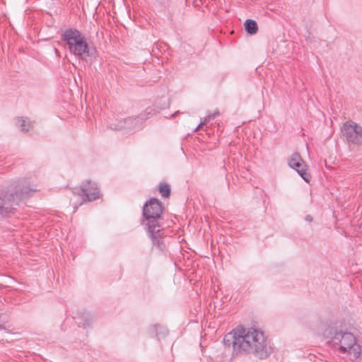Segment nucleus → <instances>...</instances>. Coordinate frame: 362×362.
<instances>
[{
  "label": "nucleus",
  "instance_id": "1",
  "mask_svg": "<svg viewBox=\"0 0 362 362\" xmlns=\"http://www.w3.org/2000/svg\"><path fill=\"white\" fill-rule=\"evenodd\" d=\"M224 345L232 349V356L252 354L259 359L267 358L272 353L267 337L259 327L238 325L223 338Z\"/></svg>",
  "mask_w": 362,
  "mask_h": 362
},
{
  "label": "nucleus",
  "instance_id": "2",
  "mask_svg": "<svg viewBox=\"0 0 362 362\" xmlns=\"http://www.w3.org/2000/svg\"><path fill=\"white\" fill-rule=\"evenodd\" d=\"M163 211L162 203L158 199H150L143 207L144 218L141 223L145 226L153 247L160 251L166 249V236L161 223Z\"/></svg>",
  "mask_w": 362,
  "mask_h": 362
},
{
  "label": "nucleus",
  "instance_id": "3",
  "mask_svg": "<svg viewBox=\"0 0 362 362\" xmlns=\"http://www.w3.org/2000/svg\"><path fill=\"white\" fill-rule=\"evenodd\" d=\"M37 191L27 180L18 182L13 189L0 194V218L13 213L16 206L32 197Z\"/></svg>",
  "mask_w": 362,
  "mask_h": 362
},
{
  "label": "nucleus",
  "instance_id": "4",
  "mask_svg": "<svg viewBox=\"0 0 362 362\" xmlns=\"http://www.w3.org/2000/svg\"><path fill=\"white\" fill-rule=\"evenodd\" d=\"M62 40L66 43L69 52L77 57L85 59L90 56L87 40L78 30H65L62 35Z\"/></svg>",
  "mask_w": 362,
  "mask_h": 362
},
{
  "label": "nucleus",
  "instance_id": "5",
  "mask_svg": "<svg viewBox=\"0 0 362 362\" xmlns=\"http://www.w3.org/2000/svg\"><path fill=\"white\" fill-rule=\"evenodd\" d=\"M331 342L334 346H338L340 352L346 353L351 359H356L360 356L361 349L356 343L354 335L348 332L337 331L332 337Z\"/></svg>",
  "mask_w": 362,
  "mask_h": 362
},
{
  "label": "nucleus",
  "instance_id": "6",
  "mask_svg": "<svg viewBox=\"0 0 362 362\" xmlns=\"http://www.w3.org/2000/svg\"><path fill=\"white\" fill-rule=\"evenodd\" d=\"M342 134L349 142L362 145V126L352 121L346 122L343 125Z\"/></svg>",
  "mask_w": 362,
  "mask_h": 362
},
{
  "label": "nucleus",
  "instance_id": "7",
  "mask_svg": "<svg viewBox=\"0 0 362 362\" xmlns=\"http://www.w3.org/2000/svg\"><path fill=\"white\" fill-rule=\"evenodd\" d=\"M288 166L294 169L298 175L306 182L310 180V175L308 173V167L298 153H293L288 161Z\"/></svg>",
  "mask_w": 362,
  "mask_h": 362
},
{
  "label": "nucleus",
  "instance_id": "8",
  "mask_svg": "<svg viewBox=\"0 0 362 362\" xmlns=\"http://www.w3.org/2000/svg\"><path fill=\"white\" fill-rule=\"evenodd\" d=\"M83 201H93L100 197V191L95 182L86 180L81 185Z\"/></svg>",
  "mask_w": 362,
  "mask_h": 362
},
{
  "label": "nucleus",
  "instance_id": "9",
  "mask_svg": "<svg viewBox=\"0 0 362 362\" xmlns=\"http://www.w3.org/2000/svg\"><path fill=\"white\" fill-rule=\"evenodd\" d=\"M141 120L139 117H128L119 121L117 124H111L110 127L115 130H131L140 125Z\"/></svg>",
  "mask_w": 362,
  "mask_h": 362
},
{
  "label": "nucleus",
  "instance_id": "10",
  "mask_svg": "<svg viewBox=\"0 0 362 362\" xmlns=\"http://www.w3.org/2000/svg\"><path fill=\"white\" fill-rule=\"evenodd\" d=\"M162 100V105L160 107H157V109L153 107H147L145 111L141 113L139 117L141 121L147 119L148 118L153 116L156 115L159 110L165 109V107H168V99L167 98H161Z\"/></svg>",
  "mask_w": 362,
  "mask_h": 362
},
{
  "label": "nucleus",
  "instance_id": "11",
  "mask_svg": "<svg viewBox=\"0 0 362 362\" xmlns=\"http://www.w3.org/2000/svg\"><path fill=\"white\" fill-rule=\"evenodd\" d=\"M149 332L152 335H155L158 339L165 337L168 331L165 326L160 325H154L150 327Z\"/></svg>",
  "mask_w": 362,
  "mask_h": 362
},
{
  "label": "nucleus",
  "instance_id": "12",
  "mask_svg": "<svg viewBox=\"0 0 362 362\" xmlns=\"http://www.w3.org/2000/svg\"><path fill=\"white\" fill-rule=\"evenodd\" d=\"M245 28L247 33L254 35L257 33L258 28L255 21L247 19L245 23Z\"/></svg>",
  "mask_w": 362,
  "mask_h": 362
},
{
  "label": "nucleus",
  "instance_id": "13",
  "mask_svg": "<svg viewBox=\"0 0 362 362\" xmlns=\"http://www.w3.org/2000/svg\"><path fill=\"white\" fill-rule=\"evenodd\" d=\"M16 125L23 132H28L30 127V121L28 119L23 117L18 118L16 120Z\"/></svg>",
  "mask_w": 362,
  "mask_h": 362
},
{
  "label": "nucleus",
  "instance_id": "14",
  "mask_svg": "<svg viewBox=\"0 0 362 362\" xmlns=\"http://www.w3.org/2000/svg\"><path fill=\"white\" fill-rule=\"evenodd\" d=\"M159 192L163 197H168L170 193V185L166 183H161L159 186Z\"/></svg>",
  "mask_w": 362,
  "mask_h": 362
},
{
  "label": "nucleus",
  "instance_id": "15",
  "mask_svg": "<svg viewBox=\"0 0 362 362\" xmlns=\"http://www.w3.org/2000/svg\"><path fill=\"white\" fill-rule=\"evenodd\" d=\"M214 119V115H212L211 113L207 115L204 119V122L205 124H206L208 122H209L210 120L211 119Z\"/></svg>",
  "mask_w": 362,
  "mask_h": 362
},
{
  "label": "nucleus",
  "instance_id": "16",
  "mask_svg": "<svg viewBox=\"0 0 362 362\" xmlns=\"http://www.w3.org/2000/svg\"><path fill=\"white\" fill-rule=\"evenodd\" d=\"M206 124L204 123V121H202L199 125L195 128V129L194 130V132H197L202 127L204 126Z\"/></svg>",
  "mask_w": 362,
  "mask_h": 362
},
{
  "label": "nucleus",
  "instance_id": "17",
  "mask_svg": "<svg viewBox=\"0 0 362 362\" xmlns=\"http://www.w3.org/2000/svg\"><path fill=\"white\" fill-rule=\"evenodd\" d=\"M306 221L312 222L313 221V217L310 215H307L305 218Z\"/></svg>",
  "mask_w": 362,
  "mask_h": 362
},
{
  "label": "nucleus",
  "instance_id": "18",
  "mask_svg": "<svg viewBox=\"0 0 362 362\" xmlns=\"http://www.w3.org/2000/svg\"><path fill=\"white\" fill-rule=\"evenodd\" d=\"M212 115H214V119L218 116L219 115V112L216 110L213 113H211Z\"/></svg>",
  "mask_w": 362,
  "mask_h": 362
},
{
  "label": "nucleus",
  "instance_id": "19",
  "mask_svg": "<svg viewBox=\"0 0 362 362\" xmlns=\"http://www.w3.org/2000/svg\"><path fill=\"white\" fill-rule=\"evenodd\" d=\"M180 113L179 111H176L175 113H173V115H171L170 117H174L175 115H178Z\"/></svg>",
  "mask_w": 362,
  "mask_h": 362
}]
</instances>
